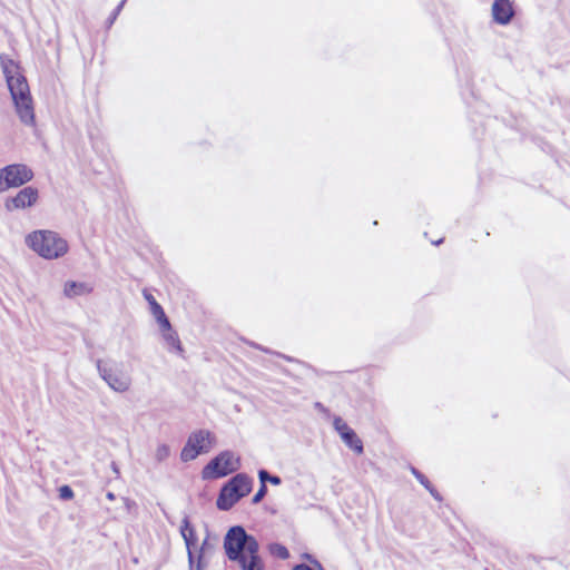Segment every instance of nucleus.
Returning a JSON list of instances; mask_svg holds the SVG:
<instances>
[{
  "label": "nucleus",
  "mask_w": 570,
  "mask_h": 570,
  "mask_svg": "<svg viewBox=\"0 0 570 570\" xmlns=\"http://www.w3.org/2000/svg\"><path fill=\"white\" fill-rule=\"evenodd\" d=\"M2 76L19 120L24 126H33L36 124L33 99L22 68L12 59H4L2 56Z\"/></svg>",
  "instance_id": "1"
},
{
  "label": "nucleus",
  "mask_w": 570,
  "mask_h": 570,
  "mask_svg": "<svg viewBox=\"0 0 570 570\" xmlns=\"http://www.w3.org/2000/svg\"><path fill=\"white\" fill-rule=\"evenodd\" d=\"M26 244L30 249L45 259H57L68 253V242L58 233L38 229L28 234Z\"/></svg>",
  "instance_id": "2"
},
{
  "label": "nucleus",
  "mask_w": 570,
  "mask_h": 570,
  "mask_svg": "<svg viewBox=\"0 0 570 570\" xmlns=\"http://www.w3.org/2000/svg\"><path fill=\"white\" fill-rule=\"evenodd\" d=\"M253 490V479L246 473H237L223 484L216 507L220 511H229Z\"/></svg>",
  "instance_id": "3"
},
{
  "label": "nucleus",
  "mask_w": 570,
  "mask_h": 570,
  "mask_svg": "<svg viewBox=\"0 0 570 570\" xmlns=\"http://www.w3.org/2000/svg\"><path fill=\"white\" fill-rule=\"evenodd\" d=\"M223 546L226 557L234 562L247 552L259 549L256 538L247 533L243 525L230 527L224 537Z\"/></svg>",
  "instance_id": "4"
},
{
  "label": "nucleus",
  "mask_w": 570,
  "mask_h": 570,
  "mask_svg": "<svg viewBox=\"0 0 570 570\" xmlns=\"http://www.w3.org/2000/svg\"><path fill=\"white\" fill-rule=\"evenodd\" d=\"M240 468V459L230 450H224L215 455L202 469L203 480H217L225 478Z\"/></svg>",
  "instance_id": "5"
},
{
  "label": "nucleus",
  "mask_w": 570,
  "mask_h": 570,
  "mask_svg": "<svg viewBox=\"0 0 570 570\" xmlns=\"http://www.w3.org/2000/svg\"><path fill=\"white\" fill-rule=\"evenodd\" d=\"M215 438L208 430L200 429L191 432L180 452V460L189 462L198 455L208 453L213 448Z\"/></svg>",
  "instance_id": "6"
},
{
  "label": "nucleus",
  "mask_w": 570,
  "mask_h": 570,
  "mask_svg": "<svg viewBox=\"0 0 570 570\" xmlns=\"http://www.w3.org/2000/svg\"><path fill=\"white\" fill-rule=\"evenodd\" d=\"M32 169L26 164H11L2 167V185L18 188L33 179Z\"/></svg>",
  "instance_id": "7"
},
{
  "label": "nucleus",
  "mask_w": 570,
  "mask_h": 570,
  "mask_svg": "<svg viewBox=\"0 0 570 570\" xmlns=\"http://www.w3.org/2000/svg\"><path fill=\"white\" fill-rule=\"evenodd\" d=\"M38 199V188L33 186H24L14 196L6 198L4 207L8 212L28 209L35 206Z\"/></svg>",
  "instance_id": "8"
},
{
  "label": "nucleus",
  "mask_w": 570,
  "mask_h": 570,
  "mask_svg": "<svg viewBox=\"0 0 570 570\" xmlns=\"http://www.w3.org/2000/svg\"><path fill=\"white\" fill-rule=\"evenodd\" d=\"M333 428L343 443L356 454H363L364 445L357 433L340 416L334 415Z\"/></svg>",
  "instance_id": "9"
},
{
  "label": "nucleus",
  "mask_w": 570,
  "mask_h": 570,
  "mask_svg": "<svg viewBox=\"0 0 570 570\" xmlns=\"http://www.w3.org/2000/svg\"><path fill=\"white\" fill-rule=\"evenodd\" d=\"M97 370L101 379L108 384L110 389L116 392H125L130 386L129 379L124 375L120 371L102 364L101 360L97 361Z\"/></svg>",
  "instance_id": "10"
},
{
  "label": "nucleus",
  "mask_w": 570,
  "mask_h": 570,
  "mask_svg": "<svg viewBox=\"0 0 570 570\" xmlns=\"http://www.w3.org/2000/svg\"><path fill=\"white\" fill-rule=\"evenodd\" d=\"M179 532L184 539L187 557H188V566L189 570H194L195 564V554L193 552V548L197 544L198 538L194 525L191 524L189 517L186 514L180 524Z\"/></svg>",
  "instance_id": "11"
},
{
  "label": "nucleus",
  "mask_w": 570,
  "mask_h": 570,
  "mask_svg": "<svg viewBox=\"0 0 570 570\" xmlns=\"http://www.w3.org/2000/svg\"><path fill=\"white\" fill-rule=\"evenodd\" d=\"M514 16L512 2L510 0H494L492 3L493 21L498 24L505 26L510 23Z\"/></svg>",
  "instance_id": "12"
},
{
  "label": "nucleus",
  "mask_w": 570,
  "mask_h": 570,
  "mask_svg": "<svg viewBox=\"0 0 570 570\" xmlns=\"http://www.w3.org/2000/svg\"><path fill=\"white\" fill-rule=\"evenodd\" d=\"M235 562L239 564L240 570H265L259 549H256L255 552H247Z\"/></svg>",
  "instance_id": "13"
},
{
  "label": "nucleus",
  "mask_w": 570,
  "mask_h": 570,
  "mask_svg": "<svg viewBox=\"0 0 570 570\" xmlns=\"http://www.w3.org/2000/svg\"><path fill=\"white\" fill-rule=\"evenodd\" d=\"M94 287L86 282L67 281L63 286V294L68 298L85 296L92 292Z\"/></svg>",
  "instance_id": "14"
},
{
  "label": "nucleus",
  "mask_w": 570,
  "mask_h": 570,
  "mask_svg": "<svg viewBox=\"0 0 570 570\" xmlns=\"http://www.w3.org/2000/svg\"><path fill=\"white\" fill-rule=\"evenodd\" d=\"M161 336L171 350H175L176 352L179 353L183 352L181 342L179 340L177 332L174 328L161 333Z\"/></svg>",
  "instance_id": "15"
},
{
  "label": "nucleus",
  "mask_w": 570,
  "mask_h": 570,
  "mask_svg": "<svg viewBox=\"0 0 570 570\" xmlns=\"http://www.w3.org/2000/svg\"><path fill=\"white\" fill-rule=\"evenodd\" d=\"M268 551L273 557L278 558L281 560H286L289 558L288 549L284 544L278 542L269 543Z\"/></svg>",
  "instance_id": "16"
},
{
  "label": "nucleus",
  "mask_w": 570,
  "mask_h": 570,
  "mask_svg": "<svg viewBox=\"0 0 570 570\" xmlns=\"http://www.w3.org/2000/svg\"><path fill=\"white\" fill-rule=\"evenodd\" d=\"M144 297L148 302L150 312L154 315V317H156L165 312L163 306L156 301V298L154 297L153 294H150L147 291H144Z\"/></svg>",
  "instance_id": "17"
},
{
  "label": "nucleus",
  "mask_w": 570,
  "mask_h": 570,
  "mask_svg": "<svg viewBox=\"0 0 570 570\" xmlns=\"http://www.w3.org/2000/svg\"><path fill=\"white\" fill-rule=\"evenodd\" d=\"M419 482L429 491V493L433 497L434 500L439 502L443 500L441 493L435 489V487L430 482V480L425 475Z\"/></svg>",
  "instance_id": "18"
},
{
  "label": "nucleus",
  "mask_w": 570,
  "mask_h": 570,
  "mask_svg": "<svg viewBox=\"0 0 570 570\" xmlns=\"http://www.w3.org/2000/svg\"><path fill=\"white\" fill-rule=\"evenodd\" d=\"M247 344H248L249 346H252V347H254V348L258 350V351H262V352L267 353V354H274V355H277V356H279V357H282V358H284V360L288 361V362H293V361H294V358H293L292 356H288V355H285V354H282V353H279V352L272 351L271 348L265 347V346H263V345H261V344H258V343H255V342H247Z\"/></svg>",
  "instance_id": "19"
},
{
  "label": "nucleus",
  "mask_w": 570,
  "mask_h": 570,
  "mask_svg": "<svg viewBox=\"0 0 570 570\" xmlns=\"http://www.w3.org/2000/svg\"><path fill=\"white\" fill-rule=\"evenodd\" d=\"M58 495L62 501H69L75 497V493L70 485L63 484L58 488Z\"/></svg>",
  "instance_id": "20"
},
{
  "label": "nucleus",
  "mask_w": 570,
  "mask_h": 570,
  "mask_svg": "<svg viewBox=\"0 0 570 570\" xmlns=\"http://www.w3.org/2000/svg\"><path fill=\"white\" fill-rule=\"evenodd\" d=\"M170 455V448L167 444H160L155 453V458L158 462H163Z\"/></svg>",
  "instance_id": "21"
},
{
  "label": "nucleus",
  "mask_w": 570,
  "mask_h": 570,
  "mask_svg": "<svg viewBox=\"0 0 570 570\" xmlns=\"http://www.w3.org/2000/svg\"><path fill=\"white\" fill-rule=\"evenodd\" d=\"M156 322L158 323L161 333L171 330V324L169 322V318L167 317L166 313H161L160 315L155 317Z\"/></svg>",
  "instance_id": "22"
},
{
  "label": "nucleus",
  "mask_w": 570,
  "mask_h": 570,
  "mask_svg": "<svg viewBox=\"0 0 570 570\" xmlns=\"http://www.w3.org/2000/svg\"><path fill=\"white\" fill-rule=\"evenodd\" d=\"M127 0H121L118 6L112 10V12L110 13V16L108 17L106 23L108 27H111L114 24V22L116 21L117 17L119 16V13L121 12L125 3H126Z\"/></svg>",
  "instance_id": "23"
},
{
  "label": "nucleus",
  "mask_w": 570,
  "mask_h": 570,
  "mask_svg": "<svg viewBox=\"0 0 570 570\" xmlns=\"http://www.w3.org/2000/svg\"><path fill=\"white\" fill-rule=\"evenodd\" d=\"M268 488L266 484H259L257 492L252 498L253 504H258L267 494Z\"/></svg>",
  "instance_id": "24"
},
{
  "label": "nucleus",
  "mask_w": 570,
  "mask_h": 570,
  "mask_svg": "<svg viewBox=\"0 0 570 570\" xmlns=\"http://www.w3.org/2000/svg\"><path fill=\"white\" fill-rule=\"evenodd\" d=\"M314 409L317 410L320 413H322L325 417H330L331 416V411L328 407H326L323 403L321 402H315L314 403Z\"/></svg>",
  "instance_id": "25"
},
{
  "label": "nucleus",
  "mask_w": 570,
  "mask_h": 570,
  "mask_svg": "<svg viewBox=\"0 0 570 570\" xmlns=\"http://www.w3.org/2000/svg\"><path fill=\"white\" fill-rule=\"evenodd\" d=\"M271 473L265 469L258 470V479L261 484H266L269 481Z\"/></svg>",
  "instance_id": "26"
},
{
  "label": "nucleus",
  "mask_w": 570,
  "mask_h": 570,
  "mask_svg": "<svg viewBox=\"0 0 570 570\" xmlns=\"http://www.w3.org/2000/svg\"><path fill=\"white\" fill-rule=\"evenodd\" d=\"M410 472L412 473V475L417 480L420 481L421 479H423L424 474L419 470L416 469L415 466L413 465H410Z\"/></svg>",
  "instance_id": "27"
},
{
  "label": "nucleus",
  "mask_w": 570,
  "mask_h": 570,
  "mask_svg": "<svg viewBox=\"0 0 570 570\" xmlns=\"http://www.w3.org/2000/svg\"><path fill=\"white\" fill-rule=\"evenodd\" d=\"M410 472L412 473V475L417 480L420 481L421 479H423L424 474L419 470L416 469L415 466L413 465H410Z\"/></svg>",
  "instance_id": "28"
},
{
  "label": "nucleus",
  "mask_w": 570,
  "mask_h": 570,
  "mask_svg": "<svg viewBox=\"0 0 570 570\" xmlns=\"http://www.w3.org/2000/svg\"><path fill=\"white\" fill-rule=\"evenodd\" d=\"M410 472L412 473V475L417 480L420 481L421 479H423L424 474L419 470L416 469L415 466L413 465H410Z\"/></svg>",
  "instance_id": "29"
},
{
  "label": "nucleus",
  "mask_w": 570,
  "mask_h": 570,
  "mask_svg": "<svg viewBox=\"0 0 570 570\" xmlns=\"http://www.w3.org/2000/svg\"><path fill=\"white\" fill-rule=\"evenodd\" d=\"M268 482L273 485H279V484H282V479H281V476H278L276 474H271Z\"/></svg>",
  "instance_id": "30"
},
{
  "label": "nucleus",
  "mask_w": 570,
  "mask_h": 570,
  "mask_svg": "<svg viewBox=\"0 0 570 570\" xmlns=\"http://www.w3.org/2000/svg\"><path fill=\"white\" fill-rule=\"evenodd\" d=\"M305 556L318 570H325L318 560L312 558L309 554Z\"/></svg>",
  "instance_id": "31"
},
{
  "label": "nucleus",
  "mask_w": 570,
  "mask_h": 570,
  "mask_svg": "<svg viewBox=\"0 0 570 570\" xmlns=\"http://www.w3.org/2000/svg\"><path fill=\"white\" fill-rule=\"evenodd\" d=\"M205 564L203 562V556L202 553L198 554L197 563H196V570H204Z\"/></svg>",
  "instance_id": "32"
},
{
  "label": "nucleus",
  "mask_w": 570,
  "mask_h": 570,
  "mask_svg": "<svg viewBox=\"0 0 570 570\" xmlns=\"http://www.w3.org/2000/svg\"><path fill=\"white\" fill-rule=\"evenodd\" d=\"M293 570H312L306 563H298L293 567Z\"/></svg>",
  "instance_id": "33"
},
{
  "label": "nucleus",
  "mask_w": 570,
  "mask_h": 570,
  "mask_svg": "<svg viewBox=\"0 0 570 570\" xmlns=\"http://www.w3.org/2000/svg\"><path fill=\"white\" fill-rule=\"evenodd\" d=\"M207 543H208L207 539H205L203 541V543H202V547H200V550H199V553H202V556L204 554L205 548H207Z\"/></svg>",
  "instance_id": "34"
},
{
  "label": "nucleus",
  "mask_w": 570,
  "mask_h": 570,
  "mask_svg": "<svg viewBox=\"0 0 570 570\" xmlns=\"http://www.w3.org/2000/svg\"><path fill=\"white\" fill-rule=\"evenodd\" d=\"M106 498H107L109 501H114L116 497H115V494H114L112 492H110V491H109V492H107Z\"/></svg>",
  "instance_id": "35"
},
{
  "label": "nucleus",
  "mask_w": 570,
  "mask_h": 570,
  "mask_svg": "<svg viewBox=\"0 0 570 570\" xmlns=\"http://www.w3.org/2000/svg\"><path fill=\"white\" fill-rule=\"evenodd\" d=\"M441 243H443V238H440L436 242H433L434 245H440Z\"/></svg>",
  "instance_id": "36"
}]
</instances>
